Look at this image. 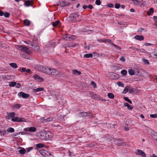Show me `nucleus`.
Segmentation results:
<instances>
[{
  "instance_id": "f257e3e1",
  "label": "nucleus",
  "mask_w": 157,
  "mask_h": 157,
  "mask_svg": "<svg viewBox=\"0 0 157 157\" xmlns=\"http://www.w3.org/2000/svg\"><path fill=\"white\" fill-rule=\"evenodd\" d=\"M143 71V69H129L128 71L129 74L131 75H135L141 76L143 75V74H141V73Z\"/></svg>"
},
{
  "instance_id": "f03ea898",
  "label": "nucleus",
  "mask_w": 157,
  "mask_h": 157,
  "mask_svg": "<svg viewBox=\"0 0 157 157\" xmlns=\"http://www.w3.org/2000/svg\"><path fill=\"white\" fill-rule=\"evenodd\" d=\"M51 133L49 132L44 131L41 133L40 138L41 139L47 140L51 137Z\"/></svg>"
},
{
  "instance_id": "7ed1b4c3",
  "label": "nucleus",
  "mask_w": 157,
  "mask_h": 157,
  "mask_svg": "<svg viewBox=\"0 0 157 157\" xmlns=\"http://www.w3.org/2000/svg\"><path fill=\"white\" fill-rule=\"evenodd\" d=\"M79 16V15L78 13H75L71 14L69 18L71 21L77 22L81 21Z\"/></svg>"
},
{
  "instance_id": "20e7f679",
  "label": "nucleus",
  "mask_w": 157,
  "mask_h": 157,
  "mask_svg": "<svg viewBox=\"0 0 157 157\" xmlns=\"http://www.w3.org/2000/svg\"><path fill=\"white\" fill-rule=\"evenodd\" d=\"M109 77L110 78L113 79H116L119 78V75L116 73L109 72Z\"/></svg>"
},
{
  "instance_id": "39448f33",
  "label": "nucleus",
  "mask_w": 157,
  "mask_h": 157,
  "mask_svg": "<svg viewBox=\"0 0 157 157\" xmlns=\"http://www.w3.org/2000/svg\"><path fill=\"white\" fill-rule=\"evenodd\" d=\"M17 48L23 52H25L27 53L29 52L28 48L25 47L21 45H19L17 46Z\"/></svg>"
},
{
  "instance_id": "423d86ee",
  "label": "nucleus",
  "mask_w": 157,
  "mask_h": 157,
  "mask_svg": "<svg viewBox=\"0 0 157 157\" xmlns=\"http://www.w3.org/2000/svg\"><path fill=\"white\" fill-rule=\"evenodd\" d=\"M11 121L14 122H23L25 121V119L21 117H15L11 119Z\"/></svg>"
},
{
  "instance_id": "0eeeda50",
  "label": "nucleus",
  "mask_w": 157,
  "mask_h": 157,
  "mask_svg": "<svg viewBox=\"0 0 157 157\" xmlns=\"http://www.w3.org/2000/svg\"><path fill=\"white\" fill-rule=\"evenodd\" d=\"M18 95L20 97H22V98L26 99L29 96V94H26L22 92L18 93Z\"/></svg>"
},
{
  "instance_id": "6e6552de",
  "label": "nucleus",
  "mask_w": 157,
  "mask_h": 157,
  "mask_svg": "<svg viewBox=\"0 0 157 157\" xmlns=\"http://www.w3.org/2000/svg\"><path fill=\"white\" fill-rule=\"evenodd\" d=\"M33 78L35 80L39 82H42L43 81V79L42 78L39 76L37 75H34Z\"/></svg>"
},
{
  "instance_id": "1a4fd4ad",
  "label": "nucleus",
  "mask_w": 157,
  "mask_h": 157,
  "mask_svg": "<svg viewBox=\"0 0 157 157\" xmlns=\"http://www.w3.org/2000/svg\"><path fill=\"white\" fill-rule=\"evenodd\" d=\"M33 4V2L32 0L25 1L24 2L25 5L27 7L32 5Z\"/></svg>"
},
{
  "instance_id": "9d476101",
  "label": "nucleus",
  "mask_w": 157,
  "mask_h": 157,
  "mask_svg": "<svg viewBox=\"0 0 157 157\" xmlns=\"http://www.w3.org/2000/svg\"><path fill=\"white\" fill-rule=\"evenodd\" d=\"M75 36L71 35H66L64 37V38L66 40H71V39H74Z\"/></svg>"
},
{
  "instance_id": "9b49d317",
  "label": "nucleus",
  "mask_w": 157,
  "mask_h": 157,
  "mask_svg": "<svg viewBox=\"0 0 157 157\" xmlns=\"http://www.w3.org/2000/svg\"><path fill=\"white\" fill-rule=\"evenodd\" d=\"M41 71L45 73L46 74L50 75L51 74L52 69H40Z\"/></svg>"
},
{
  "instance_id": "f8f14e48",
  "label": "nucleus",
  "mask_w": 157,
  "mask_h": 157,
  "mask_svg": "<svg viewBox=\"0 0 157 157\" xmlns=\"http://www.w3.org/2000/svg\"><path fill=\"white\" fill-rule=\"evenodd\" d=\"M134 38L136 40L140 41L144 40V37L142 35H136L134 36Z\"/></svg>"
},
{
  "instance_id": "ddd939ff",
  "label": "nucleus",
  "mask_w": 157,
  "mask_h": 157,
  "mask_svg": "<svg viewBox=\"0 0 157 157\" xmlns=\"http://www.w3.org/2000/svg\"><path fill=\"white\" fill-rule=\"evenodd\" d=\"M51 74L53 75H57L59 73V71L56 69H52Z\"/></svg>"
},
{
  "instance_id": "4468645a",
  "label": "nucleus",
  "mask_w": 157,
  "mask_h": 157,
  "mask_svg": "<svg viewBox=\"0 0 157 157\" xmlns=\"http://www.w3.org/2000/svg\"><path fill=\"white\" fill-rule=\"evenodd\" d=\"M8 117L9 119L14 117L15 116V113L14 112H11L7 113Z\"/></svg>"
},
{
  "instance_id": "2eb2a0df",
  "label": "nucleus",
  "mask_w": 157,
  "mask_h": 157,
  "mask_svg": "<svg viewBox=\"0 0 157 157\" xmlns=\"http://www.w3.org/2000/svg\"><path fill=\"white\" fill-rule=\"evenodd\" d=\"M44 90V88L43 87L41 88H38L36 89H33L32 90L33 92H37L40 91H42L43 90Z\"/></svg>"
},
{
  "instance_id": "dca6fc26",
  "label": "nucleus",
  "mask_w": 157,
  "mask_h": 157,
  "mask_svg": "<svg viewBox=\"0 0 157 157\" xmlns=\"http://www.w3.org/2000/svg\"><path fill=\"white\" fill-rule=\"evenodd\" d=\"M124 105L125 106L127 107V108L128 110H132L133 108L132 106L131 105H129L127 103H125L124 104Z\"/></svg>"
},
{
  "instance_id": "f3484780",
  "label": "nucleus",
  "mask_w": 157,
  "mask_h": 157,
  "mask_svg": "<svg viewBox=\"0 0 157 157\" xmlns=\"http://www.w3.org/2000/svg\"><path fill=\"white\" fill-rule=\"evenodd\" d=\"M81 116L83 117L89 116L90 115L89 113L85 112H81Z\"/></svg>"
},
{
  "instance_id": "a211bd4d",
  "label": "nucleus",
  "mask_w": 157,
  "mask_h": 157,
  "mask_svg": "<svg viewBox=\"0 0 157 157\" xmlns=\"http://www.w3.org/2000/svg\"><path fill=\"white\" fill-rule=\"evenodd\" d=\"M40 153L43 156H46L47 152L45 150H41L40 151Z\"/></svg>"
},
{
  "instance_id": "6ab92c4d",
  "label": "nucleus",
  "mask_w": 157,
  "mask_h": 157,
  "mask_svg": "<svg viewBox=\"0 0 157 157\" xmlns=\"http://www.w3.org/2000/svg\"><path fill=\"white\" fill-rule=\"evenodd\" d=\"M72 73L75 75H80L81 73L80 71H78L76 70H73Z\"/></svg>"
},
{
  "instance_id": "aec40b11",
  "label": "nucleus",
  "mask_w": 157,
  "mask_h": 157,
  "mask_svg": "<svg viewBox=\"0 0 157 157\" xmlns=\"http://www.w3.org/2000/svg\"><path fill=\"white\" fill-rule=\"evenodd\" d=\"M154 12V9L153 8H150L149 10L147 12V14L148 15H150L151 14Z\"/></svg>"
},
{
  "instance_id": "412c9836",
  "label": "nucleus",
  "mask_w": 157,
  "mask_h": 157,
  "mask_svg": "<svg viewBox=\"0 0 157 157\" xmlns=\"http://www.w3.org/2000/svg\"><path fill=\"white\" fill-rule=\"evenodd\" d=\"M14 129L11 127L7 129V131L8 132H14Z\"/></svg>"
},
{
  "instance_id": "4be33fe9",
  "label": "nucleus",
  "mask_w": 157,
  "mask_h": 157,
  "mask_svg": "<svg viewBox=\"0 0 157 157\" xmlns=\"http://www.w3.org/2000/svg\"><path fill=\"white\" fill-rule=\"evenodd\" d=\"M60 23V21L59 20H57L55 22L52 23V25L54 27L56 26L59 25Z\"/></svg>"
},
{
  "instance_id": "5701e85b",
  "label": "nucleus",
  "mask_w": 157,
  "mask_h": 157,
  "mask_svg": "<svg viewBox=\"0 0 157 157\" xmlns=\"http://www.w3.org/2000/svg\"><path fill=\"white\" fill-rule=\"evenodd\" d=\"M10 66L14 68H17V64L14 63H10Z\"/></svg>"
},
{
  "instance_id": "b1692460",
  "label": "nucleus",
  "mask_w": 157,
  "mask_h": 157,
  "mask_svg": "<svg viewBox=\"0 0 157 157\" xmlns=\"http://www.w3.org/2000/svg\"><path fill=\"white\" fill-rule=\"evenodd\" d=\"M93 57V55L91 54H85L84 55V57L86 58H92Z\"/></svg>"
},
{
  "instance_id": "393cba45",
  "label": "nucleus",
  "mask_w": 157,
  "mask_h": 157,
  "mask_svg": "<svg viewBox=\"0 0 157 157\" xmlns=\"http://www.w3.org/2000/svg\"><path fill=\"white\" fill-rule=\"evenodd\" d=\"M36 131V129L34 127H29V132H35Z\"/></svg>"
},
{
  "instance_id": "a878e982",
  "label": "nucleus",
  "mask_w": 157,
  "mask_h": 157,
  "mask_svg": "<svg viewBox=\"0 0 157 157\" xmlns=\"http://www.w3.org/2000/svg\"><path fill=\"white\" fill-rule=\"evenodd\" d=\"M26 150L24 148H22L19 151V153L21 154H24Z\"/></svg>"
},
{
  "instance_id": "bb28decb",
  "label": "nucleus",
  "mask_w": 157,
  "mask_h": 157,
  "mask_svg": "<svg viewBox=\"0 0 157 157\" xmlns=\"http://www.w3.org/2000/svg\"><path fill=\"white\" fill-rule=\"evenodd\" d=\"M107 96L109 98L111 99H112L114 98V95L112 93H109L107 94Z\"/></svg>"
},
{
  "instance_id": "cd10ccee",
  "label": "nucleus",
  "mask_w": 157,
  "mask_h": 157,
  "mask_svg": "<svg viewBox=\"0 0 157 157\" xmlns=\"http://www.w3.org/2000/svg\"><path fill=\"white\" fill-rule=\"evenodd\" d=\"M44 144L41 143L38 144H36V147L38 148H42L44 147Z\"/></svg>"
},
{
  "instance_id": "c85d7f7f",
  "label": "nucleus",
  "mask_w": 157,
  "mask_h": 157,
  "mask_svg": "<svg viewBox=\"0 0 157 157\" xmlns=\"http://www.w3.org/2000/svg\"><path fill=\"white\" fill-rule=\"evenodd\" d=\"M24 23L25 25L28 26L29 25L30 22L29 21L27 20H25L24 21Z\"/></svg>"
},
{
  "instance_id": "c756f323",
  "label": "nucleus",
  "mask_w": 157,
  "mask_h": 157,
  "mask_svg": "<svg viewBox=\"0 0 157 157\" xmlns=\"http://www.w3.org/2000/svg\"><path fill=\"white\" fill-rule=\"evenodd\" d=\"M124 99L125 101H128L130 104L132 103L131 101L129 99L128 97H124Z\"/></svg>"
},
{
  "instance_id": "7c9ffc66",
  "label": "nucleus",
  "mask_w": 157,
  "mask_h": 157,
  "mask_svg": "<svg viewBox=\"0 0 157 157\" xmlns=\"http://www.w3.org/2000/svg\"><path fill=\"white\" fill-rule=\"evenodd\" d=\"M16 84V82H12L9 84L10 86L13 87Z\"/></svg>"
},
{
  "instance_id": "2f4dec72",
  "label": "nucleus",
  "mask_w": 157,
  "mask_h": 157,
  "mask_svg": "<svg viewBox=\"0 0 157 157\" xmlns=\"http://www.w3.org/2000/svg\"><path fill=\"white\" fill-rule=\"evenodd\" d=\"M6 131L5 130L0 131V134L1 136H4L6 134Z\"/></svg>"
},
{
  "instance_id": "473e14b6",
  "label": "nucleus",
  "mask_w": 157,
  "mask_h": 157,
  "mask_svg": "<svg viewBox=\"0 0 157 157\" xmlns=\"http://www.w3.org/2000/svg\"><path fill=\"white\" fill-rule=\"evenodd\" d=\"M121 74L123 75H126L127 73V71L126 70L124 69H123L121 72Z\"/></svg>"
},
{
  "instance_id": "72a5a7b5",
  "label": "nucleus",
  "mask_w": 157,
  "mask_h": 157,
  "mask_svg": "<svg viewBox=\"0 0 157 157\" xmlns=\"http://www.w3.org/2000/svg\"><path fill=\"white\" fill-rule=\"evenodd\" d=\"M151 134L152 137H153V136H157V133L154 131L151 132Z\"/></svg>"
},
{
  "instance_id": "f704fd0d",
  "label": "nucleus",
  "mask_w": 157,
  "mask_h": 157,
  "mask_svg": "<svg viewBox=\"0 0 157 157\" xmlns=\"http://www.w3.org/2000/svg\"><path fill=\"white\" fill-rule=\"evenodd\" d=\"M117 84L119 86L124 87V84L120 82H118Z\"/></svg>"
},
{
  "instance_id": "c9c22d12",
  "label": "nucleus",
  "mask_w": 157,
  "mask_h": 157,
  "mask_svg": "<svg viewBox=\"0 0 157 157\" xmlns=\"http://www.w3.org/2000/svg\"><path fill=\"white\" fill-rule=\"evenodd\" d=\"M91 84L92 85L94 88H96L97 87L96 83L93 81H92L91 83Z\"/></svg>"
},
{
  "instance_id": "e433bc0d",
  "label": "nucleus",
  "mask_w": 157,
  "mask_h": 157,
  "mask_svg": "<svg viewBox=\"0 0 157 157\" xmlns=\"http://www.w3.org/2000/svg\"><path fill=\"white\" fill-rule=\"evenodd\" d=\"M143 61L144 63L145 64H148L149 63V62L146 59H143Z\"/></svg>"
},
{
  "instance_id": "4c0bfd02",
  "label": "nucleus",
  "mask_w": 157,
  "mask_h": 157,
  "mask_svg": "<svg viewBox=\"0 0 157 157\" xmlns=\"http://www.w3.org/2000/svg\"><path fill=\"white\" fill-rule=\"evenodd\" d=\"M150 117L153 118H157V113L154 114H151L150 115Z\"/></svg>"
},
{
  "instance_id": "58836bf2",
  "label": "nucleus",
  "mask_w": 157,
  "mask_h": 157,
  "mask_svg": "<svg viewBox=\"0 0 157 157\" xmlns=\"http://www.w3.org/2000/svg\"><path fill=\"white\" fill-rule=\"evenodd\" d=\"M132 2L135 5H137L140 3L139 1L137 0H133Z\"/></svg>"
},
{
  "instance_id": "ea45409f",
  "label": "nucleus",
  "mask_w": 157,
  "mask_h": 157,
  "mask_svg": "<svg viewBox=\"0 0 157 157\" xmlns=\"http://www.w3.org/2000/svg\"><path fill=\"white\" fill-rule=\"evenodd\" d=\"M142 151H143L140 150H137L136 153L137 155H140L141 153H142Z\"/></svg>"
},
{
  "instance_id": "a19ab883",
  "label": "nucleus",
  "mask_w": 157,
  "mask_h": 157,
  "mask_svg": "<svg viewBox=\"0 0 157 157\" xmlns=\"http://www.w3.org/2000/svg\"><path fill=\"white\" fill-rule=\"evenodd\" d=\"M53 119L52 117H50L47 118L46 119L45 121H46L49 122L52 121Z\"/></svg>"
},
{
  "instance_id": "79ce46f5",
  "label": "nucleus",
  "mask_w": 157,
  "mask_h": 157,
  "mask_svg": "<svg viewBox=\"0 0 157 157\" xmlns=\"http://www.w3.org/2000/svg\"><path fill=\"white\" fill-rule=\"evenodd\" d=\"M22 72H26L27 73H29L30 72V69H21Z\"/></svg>"
},
{
  "instance_id": "37998d69",
  "label": "nucleus",
  "mask_w": 157,
  "mask_h": 157,
  "mask_svg": "<svg viewBox=\"0 0 157 157\" xmlns=\"http://www.w3.org/2000/svg\"><path fill=\"white\" fill-rule=\"evenodd\" d=\"M95 4L98 5H100L101 4L100 1V0H96L95 1Z\"/></svg>"
},
{
  "instance_id": "c03bdc74",
  "label": "nucleus",
  "mask_w": 157,
  "mask_h": 157,
  "mask_svg": "<svg viewBox=\"0 0 157 157\" xmlns=\"http://www.w3.org/2000/svg\"><path fill=\"white\" fill-rule=\"evenodd\" d=\"M3 15L5 17H7L9 16V13L8 12H5L4 13Z\"/></svg>"
},
{
  "instance_id": "a18cd8bd",
  "label": "nucleus",
  "mask_w": 157,
  "mask_h": 157,
  "mask_svg": "<svg viewBox=\"0 0 157 157\" xmlns=\"http://www.w3.org/2000/svg\"><path fill=\"white\" fill-rule=\"evenodd\" d=\"M120 4L116 3L115 4V8L116 9H119L120 7Z\"/></svg>"
},
{
  "instance_id": "49530a36",
  "label": "nucleus",
  "mask_w": 157,
  "mask_h": 157,
  "mask_svg": "<svg viewBox=\"0 0 157 157\" xmlns=\"http://www.w3.org/2000/svg\"><path fill=\"white\" fill-rule=\"evenodd\" d=\"M33 147H30L28 148H27L25 150H26L27 152H29L30 151L32 150L33 149Z\"/></svg>"
},
{
  "instance_id": "de8ad7c7",
  "label": "nucleus",
  "mask_w": 157,
  "mask_h": 157,
  "mask_svg": "<svg viewBox=\"0 0 157 157\" xmlns=\"http://www.w3.org/2000/svg\"><path fill=\"white\" fill-rule=\"evenodd\" d=\"M93 96L94 97V98H95V99H98V98H99V97L98 96V95H97L96 94H93Z\"/></svg>"
},
{
  "instance_id": "09e8293b",
  "label": "nucleus",
  "mask_w": 157,
  "mask_h": 157,
  "mask_svg": "<svg viewBox=\"0 0 157 157\" xmlns=\"http://www.w3.org/2000/svg\"><path fill=\"white\" fill-rule=\"evenodd\" d=\"M128 88L125 87L123 91V93L124 94H125L128 92Z\"/></svg>"
},
{
  "instance_id": "8fccbe9b",
  "label": "nucleus",
  "mask_w": 157,
  "mask_h": 157,
  "mask_svg": "<svg viewBox=\"0 0 157 157\" xmlns=\"http://www.w3.org/2000/svg\"><path fill=\"white\" fill-rule=\"evenodd\" d=\"M106 6L108 7L111 8V7H113V5L112 3H110V4H108V5H106Z\"/></svg>"
},
{
  "instance_id": "3c124183",
  "label": "nucleus",
  "mask_w": 157,
  "mask_h": 157,
  "mask_svg": "<svg viewBox=\"0 0 157 157\" xmlns=\"http://www.w3.org/2000/svg\"><path fill=\"white\" fill-rule=\"evenodd\" d=\"M120 60L121 61H122L124 62L125 61V59L124 57H122L120 59Z\"/></svg>"
},
{
  "instance_id": "603ef678",
  "label": "nucleus",
  "mask_w": 157,
  "mask_h": 157,
  "mask_svg": "<svg viewBox=\"0 0 157 157\" xmlns=\"http://www.w3.org/2000/svg\"><path fill=\"white\" fill-rule=\"evenodd\" d=\"M153 44L149 43H146L144 44V45L146 46H151Z\"/></svg>"
},
{
  "instance_id": "864d4df0",
  "label": "nucleus",
  "mask_w": 157,
  "mask_h": 157,
  "mask_svg": "<svg viewBox=\"0 0 157 157\" xmlns=\"http://www.w3.org/2000/svg\"><path fill=\"white\" fill-rule=\"evenodd\" d=\"M141 155H142L143 157H145L146 156V155L145 153L143 152V151L141 153Z\"/></svg>"
},
{
  "instance_id": "5fc2aeb1",
  "label": "nucleus",
  "mask_w": 157,
  "mask_h": 157,
  "mask_svg": "<svg viewBox=\"0 0 157 157\" xmlns=\"http://www.w3.org/2000/svg\"><path fill=\"white\" fill-rule=\"evenodd\" d=\"M21 85V84L20 83H18L16 86V87L17 88H19L20 87Z\"/></svg>"
},
{
  "instance_id": "6e6d98bb",
  "label": "nucleus",
  "mask_w": 157,
  "mask_h": 157,
  "mask_svg": "<svg viewBox=\"0 0 157 157\" xmlns=\"http://www.w3.org/2000/svg\"><path fill=\"white\" fill-rule=\"evenodd\" d=\"M139 51H140L143 52H144V53L147 52L144 49H140Z\"/></svg>"
},
{
  "instance_id": "4d7b16f0",
  "label": "nucleus",
  "mask_w": 157,
  "mask_h": 157,
  "mask_svg": "<svg viewBox=\"0 0 157 157\" xmlns=\"http://www.w3.org/2000/svg\"><path fill=\"white\" fill-rule=\"evenodd\" d=\"M24 130L25 131H29V128H24Z\"/></svg>"
},
{
  "instance_id": "13d9d810",
  "label": "nucleus",
  "mask_w": 157,
  "mask_h": 157,
  "mask_svg": "<svg viewBox=\"0 0 157 157\" xmlns=\"http://www.w3.org/2000/svg\"><path fill=\"white\" fill-rule=\"evenodd\" d=\"M155 21L156 22H157V17L156 16H154L153 17Z\"/></svg>"
},
{
  "instance_id": "bf43d9fd",
  "label": "nucleus",
  "mask_w": 157,
  "mask_h": 157,
  "mask_svg": "<svg viewBox=\"0 0 157 157\" xmlns=\"http://www.w3.org/2000/svg\"><path fill=\"white\" fill-rule=\"evenodd\" d=\"M19 134H20V133H17L16 134H14V135H13V136L15 138H16L17 137H17L18 135Z\"/></svg>"
},
{
  "instance_id": "052dcab7",
  "label": "nucleus",
  "mask_w": 157,
  "mask_h": 157,
  "mask_svg": "<svg viewBox=\"0 0 157 157\" xmlns=\"http://www.w3.org/2000/svg\"><path fill=\"white\" fill-rule=\"evenodd\" d=\"M15 107L16 108H19L20 107V106L19 104H16L15 105Z\"/></svg>"
},
{
  "instance_id": "680f3d73",
  "label": "nucleus",
  "mask_w": 157,
  "mask_h": 157,
  "mask_svg": "<svg viewBox=\"0 0 157 157\" xmlns=\"http://www.w3.org/2000/svg\"><path fill=\"white\" fill-rule=\"evenodd\" d=\"M88 7L90 9H92L93 7V6L91 5H88Z\"/></svg>"
},
{
  "instance_id": "e2e57ef3",
  "label": "nucleus",
  "mask_w": 157,
  "mask_h": 157,
  "mask_svg": "<svg viewBox=\"0 0 157 157\" xmlns=\"http://www.w3.org/2000/svg\"><path fill=\"white\" fill-rule=\"evenodd\" d=\"M4 13L2 10H0V16H2L3 15Z\"/></svg>"
},
{
  "instance_id": "0e129e2a",
  "label": "nucleus",
  "mask_w": 157,
  "mask_h": 157,
  "mask_svg": "<svg viewBox=\"0 0 157 157\" xmlns=\"http://www.w3.org/2000/svg\"><path fill=\"white\" fill-rule=\"evenodd\" d=\"M37 67L38 68H44V67L41 65H39L37 66Z\"/></svg>"
},
{
  "instance_id": "69168bd1",
  "label": "nucleus",
  "mask_w": 157,
  "mask_h": 157,
  "mask_svg": "<svg viewBox=\"0 0 157 157\" xmlns=\"http://www.w3.org/2000/svg\"><path fill=\"white\" fill-rule=\"evenodd\" d=\"M140 117L141 118H144V116L142 114H141L140 115Z\"/></svg>"
},
{
  "instance_id": "338daca9",
  "label": "nucleus",
  "mask_w": 157,
  "mask_h": 157,
  "mask_svg": "<svg viewBox=\"0 0 157 157\" xmlns=\"http://www.w3.org/2000/svg\"><path fill=\"white\" fill-rule=\"evenodd\" d=\"M105 42H110L111 41L107 39V40H105Z\"/></svg>"
},
{
  "instance_id": "774afa93",
  "label": "nucleus",
  "mask_w": 157,
  "mask_h": 157,
  "mask_svg": "<svg viewBox=\"0 0 157 157\" xmlns=\"http://www.w3.org/2000/svg\"><path fill=\"white\" fill-rule=\"evenodd\" d=\"M150 157H157L156 155L155 154H153Z\"/></svg>"
}]
</instances>
